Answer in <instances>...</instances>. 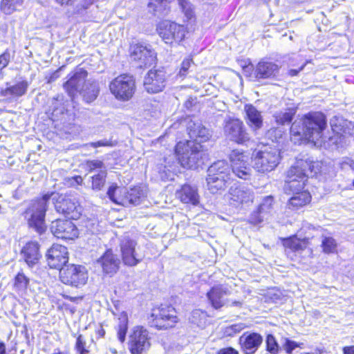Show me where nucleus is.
I'll list each match as a JSON object with an SVG mask.
<instances>
[{
    "instance_id": "f257e3e1",
    "label": "nucleus",
    "mask_w": 354,
    "mask_h": 354,
    "mask_svg": "<svg viewBox=\"0 0 354 354\" xmlns=\"http://www.w3.org/2000/svg\"><path fill=\"white\" fill-rule=\"evenodd\" d=\"M50 198L56 211L64 214L69 219H77L81 214L82 208L75 198H71L58 193L46 194L42 198L32 201L25 212L29 225L39 233L45 229L44 218L47 203Z\"/></svg>"
},
{
    "instance_id": "680f3d73",
    "label": "nucleus",
    "mask_w": 354,
    "mask_h": 354,
    "mask_svg": "<svg viewBox=\"0 0 354 354\" xmlns=\"http://www.w3.org/2000/svg\"><path fill=\"white\" fill-rule=\"evenodd\" d=\"M305 65H306V63H305V64H303V65L299 68V70H296V69H290V70L289 71V75H291V76H295V75H297L298 74V73L304 68V66H305Z\"/></svg>"
},
{
    "instance_id": "a19ab883",
    "label": "nucleus",
    "mask_w": 354,
    "mask_h": 354,
    "mask_svg": "<svg viewBox=\"0 0 354 354\" xmlns=\"http://www.w3.org/2000/svg\"><path fill=\"white\" fill-rule=\"evenodd\" d=\"M29 283V279L23 274L18 273L15 278L14 286L17 291L24 292Z\"/></svg>"
},
{
    "instance_id": "c756f323",
    "label": "nucleus",
    "mask_w": 354,
    "mask_h": 354,
    "mask_svg": "<svg viewBox=\"0 0 354 354\" xmlns=\"http://www.w3.org/2000/svg\"><path fill=\"white\" fill-rule=\"evenodd\" d=\"M283 245L286 248H289L294 252H299L306 249L309 245V239H298L296 236H292L283 239Z\"/></svg>"
},
{
    "instance_id": "5701e85b",
    "label": "nucleus",
    "mask_w": 354,
    "mask_h": 354,
    "mask_svg": "<svg viewBox=\"0 0 354 354\" xmlns=\"http://www.w3.org/2000/svg\"><path fill=\"white\" fill-rule=\"evenodd\" d=\"M245 113V121L252 130L256 131L263 126V116L261 111L252 104H246L244 106Z\"/></svg>"
},
{
    "instance_id": "8fccbe9b",
    "label": "nucleus",
    "mask_w": 354,
    "mask_h": 354,
    "mask_svg": "<svg viewBox=\"0 0 354 354\" xmlns=\"http://www.w3.org/2000/svg\"><path fill=\"white\" fill-rule=\"evenodd\" d=\"M10 60V54L8 51H5L0 55V78L3 77V69L9 64Z\"/></svg>"
},
{
    "instance_id": "4c0bfd02",
    "label": "nucleus",
    "mask_w": 354,
    "mask_h": 354,
    "mask_svg": "<svg viewBox=\"0 0 354 354\" xmlns=\"http://www.w3.org/2000/svg\"><path fill=\"white\" fill-rule=\"evenodd\" d=\"M322 250L326 254H331L337 252V243L331 236H322Z\"/></svg>"
},
{
    "instance_id": "c9c22d12",
    "label": "nucleus",
    "mask_w": 354,
    "mask_h": 354,
    "mask_svg": "<svg viewBox=\"0 0 354 354\" xmlns=\"http://www.w3.org/2000/svg\"><path fill=\"white\" fill-rule=\"evenodd\" d=\"M24 0H1V10L6 15H10L19 10L23 6Z\"/></svg>"
},
{
    "instance_id": "6e6552de",
    "label": "nucleus",
    "mask_w": 354,
    "mask_h": 354,
    "mask_svg": "<svg viewBox=\"0 0 354 354\" xmlns=\"http://www.w3.org/2000/svg\"><path fill=\"white\" fill-rule=\"evenodd\" d=\"M178 322L176 312L171 306L153 308L148 317V322L151 326L160 330L173 328Z\"/></svg>"
},
{
    "instance_id": "79ce46f5",
    "label": "nucleus",
    "mask_w": 354,
    "mask_h": 354,
    "mask_svg": "<svg viewBox=\"0 0 354 354\" xmlns=\"http://www.w3.org/2000/svg\"><path fill=\"white\" fill-rule=\"evenodd\" d=\"M178 2L187 20H192L195 18L192 5L188 1L178 0Z\"/></svg>"
},
{
    "instance_id": "c03bdc74",
    "label": "nucleus",
    "mask_w": 354,
    "mask_h": 354,
    "mask_svg": "<svg viewBox=\"0 0 354 354\" xmlns=\"http://www.w3.org/2000/svg\"><path fill=\"white\" fill-rule=\"evenodd\" d=\"M75 349L78 354L89 353V350L86 346V338L81 334L77 337Z\"/></svg>"
},
{
    "instance_id": "a211bd4d",
    "label": "nucleus",
    "mask_w": 354,
    "mask_h": 354,
    "mask_svg": "<svg viewBox=\"0 0 354 354\" xmlns=\"http://www.w3.org/2000/svg\"><path fill=\"white\" fill-rule=\"evenodd\" d=\"M254 198V192L244 186L231 187L227 195L230 203L235 207L249 206L253 203Z\"/></svg>"
},
{
    "instance_id": "393cba45",
    "label": "nucleus",
    "mask_w": 354,
    "mask_h": 354,
    "mask_svg": "<svg viewBox=\"0 0 354 354\" xmlns=\"http://www.w3.org/2000/svg\"><path fill=\"white\" fill-rule=\"evenodd\" d=\"M227 289L223 286H214L207 293V299L212 306L218 309L224 305L223 297L227 295Z\"/></svg>"
},
{
    "instance_id": "f8f14e48",
    "label": "nucleus",
    "mask_w": 354,
    "mask_h": 354,
    "mask_svg": "<svg viewBox=\"0 0 354 354\" xmlns=\"http://www.w3.org/2000/svg\"><path fill=\"white\" fill-rule=\"evenodd\" d=\"M110 90L117 99L127 101L134 93L135 81L132 76L120 75L111 82Z\"/></svg>"
},
{
    "instance_id": "423d86ee",
    "label": "nucleus",
    "mask_w": 354,
    "mask_h": 354,
    "mask_svg": "<svg viewBox=\"0 0 354 354\" xmlns=\"http://www.w3.org/2000/svg\"><path fill=\"white\" fill-rule=\"evenodd\" d=\"M107 196L115 204L123 206L139 205L145 198V192L140 187H135L130 190L124 187H119L112 184L108 189Z\"/></svg>"
},
{
    "instance_id": "cd10ccee",
    "label": "nucleus",
    "mask_w": 354,
    "mask_h": 354,
    "mask_svg": "<svg viewBox=\"0 0 354 354\" xmlns=\"http://www.w3.org/2000/svg\"><path fill=\"white\" fill-rule=\"evenodd\" d=\"M230 167L225 160H218L213 163L207 169V174L210 176H218L219 178L230 180Z\"/></svg>"
},
{
    "instance_id": "20e7f679",
    "label": "nucleus",
    "mask_w": 354,
    "mask_h": 354,
    "mask_svg": "<svg viewBox=\"0 0 354 354\" xmlns=\"http://www.w3.org/2000/svg\"><path fill=\"white\" fill-rule=\"evenodd\" d=\"M175 151L182 167L187 169H197L207 159V154L200 143L192 140L178 142Z\"/></svg>"
},
{
    "instance_id": "2eb2a0df",
    "label": "nucleus",
    "mask_w": 354,
    "mask_h": 354,
    "mask_svg": "<svg viewBox=\"0 0 354 354\" xmlns=\"http://www.w3.org/2000/svg\"><path fill=\"white\" fill-rule=\"evenodd\" d=\"M131 57L139 67L150 66L155 64L156 55L151 46L137 44L131 48Z\"/></svg>"
},
{
    "instance_id": "338daca9",
    "label": "nucleus",
    "mask_w": 354,
    "mask_h": 354,
    "mask_svg": "<svg viewBox=\"0 0 354 354\" xmlns=\"http://www.w3.org/2000/svg\"><path fill=\"white\" fill-rule=\"evenodd\" d=\"M301 354H321V351L319 350H315L313 352H304Z\"/></svg>"
},
{
    "instance_id": "864d4df0",
    "label": "nucleus",
    "mask_w": 354,
    "mask_h": 354,
    "mask_svg": "<svg viewBox=\"0 0 354 354\" xmlns=\"http://www.w3.org/2000/svg\"><path fill=\"white\" fill-rule=\"evenodd\" d=\"M86 166L89 170L92 171L97 168H102L103 167V162L98 160H91L87 162Z\"/></svg>"
},
{
    "instance_id": "72a5a7b5",
    "label": "nucleus",
    "mask_w": 354,
    "mask_h": 354,
    "mask_svg": "<svg viewBox=\"0 0 354 354\" xmlns=\"http://www.w3.org/2000/svg\"><path fill=\"white\" fill-rule=\"evenodd\" d=\"M296 109L290 107L283 111L276 112L274 115L275 121L279 124H289L292 120L294 115L296 113Z\"/></svg>"
},
{
    "instance_id": "bb28decb",
    "label": "nucleus",
    "mask_w": 354,
    "mask_h": 354,
    "mask_svg": "<svg viewBox=\"0 0 354 354\" xmlns=\"http://www.w3.org/2000/svg\"><path fill=\"white\" fill-rule=\"evenodd\" d=\"M98 263H100L104 272L113 274L118 269L120 261L111 250H108L98 260Z\"/></svg>"
},
{
    "instance_id": "0eeeda50",
    "label": "nucleus",
    "mask_w": 354,
    "mask_h": 354,
    "mask_svg": "<svg viewBox=\"0 0 354 354\" xmlns=\"http://www.w3.org/2000/svg\"><path fill=\"white\" fill-rule=\"evenodd\" d=\"M156 31L162 40L171 46L179 44L184 40L187 32L184 25L169 20L160 21L157 25Z\"/></svg>"
},
{
    "instance_id": "1a4fd4ad",
    "label": "nucleus",
    "mask_w": 354,
    "mask_h": 354,
    "mask_svg": "<svg viewBox=\"0 0 354 354\" xmlns=\"http://www.w3.org/2000/svg\"><path fill=\"white\" fill-rule=\"evenodd\" d=\"M86 268L80 265L71 264L66 266L59 270L61 281L68 286L80 288L84 286L88 280Z\"/></svg>"
},
{
    "instance_id": "ea45409f",
    "label": "nucleus",
    "mask_w": 354,
    "mask_h": 354,
    "mask_svg": "<svg viewBox=\"0 0 354 354\" xmlns=\"http://www.w3.org/2000/svg\"><path fill=\"white\" fill-rule=\"evenodd\" d=\"M106 177V171H100L97 175L92 177V188L95 190H100L104 185Z\"/></svg>"
},
{
    "instance_id": "f03ea898",
    "label": "nucleus",
    "mask_w": 354,
    "mask_h": 354,
    "mask_svg": "<svg viewBox=\"0 0 354 354\" xmlns=\"http://www.w3.org/2000/svg\"><path fill=\"white\" fill-rule=\"evenodd\" d=\"M319 162L309 158L296 160L287 172L285 183L286 191L294 193L289 199V208L298 209L310 201L309 192L301 190L304 188L306 177H313L319 171Z\"/></svg>"
},
{
    "instance_id": "37998d69",
    "label": "nucleus",
    "mask_w": 354,
    "mask_h": 354,
    "mask_svg": "<svg viewBox=\"0 0 354 354\" xmlns=\"http://www.w3.org/2000/svg\"><path fill=\"white\" fill-rule=\"evenodd\" d=\"M274 203V198L272 196H266L259 205L260 212L263 213L266 216L270 213Z\"/></svg>"
},
{
    "instance_id": "f3484780",
    "label": "nucleus",
    "mask_w": 354,
    "mask_h": 354,
    "mask_svg": "<svg viewBox=\"0 0 354 354\" xmlns=\"http://www.w3.org/2000/svg\"><path fill=\"white\" fill-rule=\"evenodd\" d=\"M166 85V73L162 69L150 70L144 80V88L149 93H158L163 91Z\"/></svg>"
},
{
    "instance_id": "7ed1b4c3",
    "label": "nucleus",
    "mask_w": 354,
    "mask_h": 354,
    "mask_svg": "<svg viewBox=\"0 0 354 354\" xmlns=\"http://www.w3.org/2000/svg\"><path fill=\"white\" fill-rule=\"evenodd\" d=\"M326 126V117L322 113H309L292 124L290 139L295 144L303 140L316 143L322 138Z\"/></svg>"
},
{
    "instance_id": "6ab92c4d",
    "label": "nucleus",
    "mask_w": 354,
    "mask_h": 354,
    "mask_svg": "<svg viewBox=\"0 0 354 354\" xmlns=\"http://www.w3.org/2000/svg\"><path fill=\"white\" fill-rule=\"evenodd\" d=\"M46 257L48 266L60 270L68 261V249L62 245L53 244L48 250Z\"/></svg>"
},
{
    "instance_id": "a878e982",
    "label": "nucleus",
    "mask_w": 354,
    "mask_h": 354,
    "mask_svg": "<svg viewBox=\"0 0 354 354\" xmlns=\"http://www.w3.org/2000/svg\"><path fill=\"white\" fill-rule=\"evenodd\" d=\"M21 255L30 267L35 265L40 257L38 243L33 241L26 243L21 250Z\"/></svg>"
},
{
    "instance_id": "9d476101",
    "label": "nucleus",
    "mask_w": 354,
    "mask_h": 354,
    "mask_svg": "<svg viewBox=\"0 0 354 354\" xmlns=\"http://www.w3.org/2000/svg\"><path fill=\"white\" fill-rule=\"evenodd\" d=\"M232 171L239 178L249 180L252 175L250 165L251 156L248 151L240 149L232 150L230 154Z\"/></svg>"
},
{
    "instance_id": "49530a36",
    "label": "nucleus",
    "mask_w": 354,
    "mask_h": 354,
    "mask_svg": "<svg viewBox=\"0 0 354 354\" xmlns=\"http://www.w3.org/2000/svg\"><path fill=\"white\" fill-rule=\"evenodd\" d=\"M192 64H194V62L191 57L185 58L181 63L178 76L182 78L185 77L188 74L189 68Z\"/></svg>"
},
{
    "instance_id": "69168bd1",
    "label": "nucleus",
    "mask_w": 354,
    "mask_h": 354,
    "mask_svg": "<svg viewBox=\"0 0 354 354\" xmlns=\"http://www.w3.org/2000/svg\"><path fill=\"white\" fill-rule=\"evenodd\" d=\"M232 306L241 307L242 306V302L240 301H234L232 302Z\"/></svg>"
},
{
    "instance_id": "3c124183",
    "label": "nucleus",
    "mask_w": 354,
    "mask_h": 354,
    "mask_svg": "<svg viewBox=\"0 0 354 354\" xmlns=\"http://www.w3.org/2000/svg\"><path fill=\"white\" fill-rule=\"evenodd\" d=\"M167 1L168 0H151L149 3V6H153L154 11H158L161 10V7L165 8L167 4Z\"/></svg>"
},
{
    "instance_id": "b1692460",
    "label": "nucleus",
    "mask_w": 354,
    "mask_h": 354,
    "mask_svg": "<svg viewBox=\"0 0 354 354\" xmlns=\"http://www.w3.org/2000/svg\"><path fill=\"white\" fill-rule=\"evenodd\" d=\"M279 71L277 64L272 62L261 61L257 65L254 73L257 78L266 79L275 77Z\"/></svg>"
},
{
    "instance_id": "5fc2aeb1",
    "label": "nucleus",
    "mask_w": 354,
    "mask_h": 354,
    "mask_svg": "<svg viewBox=\"0 0 354 354\" xmlns=\"http://www.w3.org/2000/svg\"><path fill=\"white\" fill-rule=\"evenodd\" d=\"M61 102L58 98L54 100V109L53 110V115L55 116H57L59 114H64V107L58 108L57 105Z\"/></svg>"
},
{
    "instance_id": "dca6fc26",
    "label": "nucleus",
    "mask_w": 354,
    "mask_h": 354,
    "mask_svg": "<svg viewBox=\"0 0 354 354\" xmlns=\"http://www.w3.org/2000/svg\"><path fill=\"white\" fill-rule=\"evenodd\" d=\"M51 232L55 236L62 239L73 240L79 234L78 230L71 219H57L52 222Z\"/></svg>"
},
{
    "instance_id": "4468645a",
    "label": "nucleus",
    "mask_w": 354,
    "mask_h": 354,
    "mask_svg": "<svg viewBox=\"0 0 354 354\" xmlns=\"http://www.w3.org/2000/svg\"><path fill=\"white\" fill-rule=\"evenodd\" d=\"M224 133L230 140L238 144H244L249 141L250 136L241 120L229 118L225 120Z\"/></svg>"
},
{
    "instance_id": "6e6d98bb",
    "label": "nucleus",
    "mask_w": 354,
    "mask_h": 354,
    "mask_svg": "<svg viewBox=\"0 0 354 354\" xmlns=\"http://www.w3.org/2000/svg\"><path fill=\"white\" fill-rule=\"evenodd\" d=\"M217 354H239V351L232 347H227L220 349Z\"/></svg>"
},
{
    "instance_id": "2f4dec72",
    "label": "nucleus",
    "mask_w": 354,
    "mask_h": 354,
    "mask_svg": "<svg viewBox=\"0 0 354 354\" xmlns=\"http://www.w3.org/2000/svg\"><path fill=\"white\" fill-rule=\"evenodd\" d=\"M207 189L212 194H216L225 189L229 180L219 178L218 176H210L207 174L206 178Z\"/></svg>"
},
{
    "instance_id": "aec40b11",
    "label": "nucleus",
    "mask_w": 354,
    "mask_h": 354,
    "mask_svg": "<svg viewBox=\"0 0 354 354\" xmlns=\"http://www.w3.org/2000/svg\"><path fill=\"white\" fill-rule=\"evenodd\" d=\"M263 342V337L257 333H245L239 338V344L245 354H254Z\"/></svg>"
},
{
    "instance_id": "4be33fe9",
    "label": "nucleus",
    "mask_w": 354,
    "mask_h": 354,
    "mask_svg": "<svg viewBox=\"0 0 354 354\" xmlns=\"http://www.w3.org/2000/svg\"><path fill=\"white\" fill-rule=\"evenodd\" d=\"M176 196L184 204L197 205L199 203V194L196 186L185 184L176 192Z\"/></svg>"
},
{
    "instance_id": "603ef678",
    "label": "nucleus",
    "mask_w": 354,
    "mask_h": 354,
    "mask_svg": "<svg viewBox=\"0 0 354 354\" xmlns=\"http://www.w3.org/2000/svg\"><path fill=\"white\" fill-rule=\"evenodd\" d=\"M342 121V119H339L337 118H334L330 120V126L332 128V130L337 133H339V132L342 130L343 126L341 124V122Z\"/></svg>"
},
{
    "instance_id": "13d9d810",
    "label": "nucleus",
    "mask_w": 354,
    "mask_h": 354,
    "mask_svg": "<svg viewBox=\"0 0 354 354\" xmlns=\"http://www.w3.org/2000/svg\"><path fill=\"white\" fill-rule=\"evenodd\" d=\"M55 2L62 6H72L76 0H55Z\"/></svg>"
},
{
    "instance_id": "774afa93",
    "label": "nucleus",
    "mask_w": 354,
    "mask_h": 354,
    "mask_svg": "<svg viewBox=\"0 0 354 354\" xmlns=\"http://www.w3.org/2000/svg\"><path fill=\"white\" fill-rule=\"evenodd\" d=\"M349 165L351 167H353V169H354V162L351 160H349V162H348Z\"/></svg>"
},
{
    "instance_id": "412c9836",
    "label": "nucleus",
    "mask_w": 354,
    "mask_h": 354,
    "mask_svg": "<svg viewBox=\"0 0 354 354\" xmlns=\"http://www.w3.org/2000/svg\"><path fill=\"white\" fill-rule=\"evenodd\" d=\"M87 72L80 69L64 84V87L73 99L77 93H81L86 83Z\"/></svg>"
},
{
    "instance_id": "e2e57ef3",
    "label": "nucleus",
    "mask_w": 354,
    "mask_h": 354,
    "mask_svg": "<svg viewBox=\"0 0 354 354\" xmlns=\"http://www.w3.org/2000/svg\"><path fill=\"white\" fill-rule=\"evenodd\" d=\"M273 133L277 134L279 137L281 136V131L277 129H270L268 132V136H272Z\"/></svg>"
},
{
    "instance_id": "9b49d317",
    "label": "nucleus",
    "mask_w": 354,
    "mask_h": 354,
    "mask_svg": "<svg viewBox=\"0 0 354 354\" xmlns=\"http://www.w3.org/2000/svg\"><path fill=\"white\" fill-rule=\"evenodd\" d=\"M148 330L143 326H135L129 337L128 348L131 354H142L150 348Z\"/></svg>"
},
{
    "instance_id": "39448f33",
    "label": "nucleus",
    "mask_w": 354,
    "mask_h": 354,
    "mask_svg": "<svg viewBox=\"0 0 354 354\" xmlns=\"http://www.w3.org/2000/svg\"><path fill=\"white\" fill-rule=\"evenodd\" d=\"M281 159L280 150L274 145H263L255 149L251 155L254 169L261 174L274 170Z\"/></svg>"
},
{
    "instance_id": "e433bc0d",
    "label": "nucleus",
    "mask_w": 354,
    "mask_h": 354,
    "mask_svg": "<svg viewBox=\"0 0 354 354\" xmlns=\"http://www.w3.org/2000/svg\"><path fill=\"white\" fill-rule=\"evenodd\" d=\"M28 87V82L21 81L15 85L7 87L4 91V94L13 97H21L26 93Z\"/></svg>"
},
{
    "instance_id": "c85d7f7f",
    "label": "nucleus",
    "mask_w": 354,
    "mask_h": 354,
    "mask_svg": "<svg viewBox=\"0 0 354 354\" xmlns=\"http://www.w3.org/2000/svg\"><path fill=\"white\" fill-rule=\"evenodd\" d=\"M189 135L191 138L198 142L197 143L208 140L211 136L209 129L201 124H194L193 127H190Z\"/></svg>"
},
{
    "instance_id": "052dcab7",
    "label": "nucleus",
    "mask_w": 354,
    "mask_h": 354,
    "mask_svg": "<svg viewBox=\"0 0 354 354\" xmlns=\"http://www.w3.org/2000/svg\"><path fill=\"white\" fill-rule=\"evenodd\" d=\"M72 183L71 185H81L83 182V179L80 176H76L72 178Z\"/></svg>"
},
{
    "instance_id": "473e14b6",
    "label": "nucleus",
    "mask_w": 354,
    "mask_h": 354,
    "mask_svg": "<svg viewBox=\"0 0 354 354\" xmlns=\"http://www.w3.org/2000/svg\"><path fill=\"white\" fill-rule=\"evenodd\" d=\"M208 316L206 312L200 309L194 310L189 317V322L200 328H204L207 324Z\"/></svg>"
},
{
    "instance_id": "0e129e2a",
    "label": "nucleus",
    "mask_w": 354,
    "mask_h": 354,
    "mask_svg": "<svg viewBox=\"0 0 354 354\" xmlns=\"http://www.w3.org/2000/svg\"><path fill=\"white\" fill-rule=\"evenodd\" d=\"M0 354H6V346L3 342H0Z\"/></svg>"
},
{
    "instance_id": "7c9ffc66",
    "label": "nucleus",
    "mask_w": 354,
    "mask_h": 354,
    "mask_svg": "<svg viewBox=\"0 0 354 354\" xmlns=\"http://www.w3.org/2000/svg\"><path fill=\"white\" fill-rule=\"evenodd\" d=\"M81 93L86 102L90 103L93 102L96 99L99 93L98 83L94 80H87Z\"/></svg>"
},
{
    "instance_id": "de8ad7c7",
    "label": "nucleus",
    "mask_w": 354,
    "mask_h": 354,
    "mask_svg": "<svg viewBox=\"0 0 354 354\" xmlns=\"http://www.w3.org/2000/svg\"><path fill=\"white\" fill-rule=\"evenodd\" d=\"M299 344L291 340L288 338H284L282 343L281 348L285 351L287 354H292V351L299 347Z\"/></svg>"
},
{
    "instance_id": "bf43d9fd",
    "label": "nucleus",
    "mask_w": 354,
    "mask_h": 354,
    "mask_svg": "<svg viewBox=\"0 0 354 354\" xmlns=\"http://www.w3.org/2000/svg\"><path fill=\"white\" fill-rule=\"evenodd\" d=\"M342 351L343 354H354V346H344Z\"/></svg>"
},
{
    "instance_id": "09e8293b",
    "label": "nucleus",
    "mask_w": 354,
    "mask_h": 354,
    "mask_svg": "<svg viewBox=\"0 0 354 354\" xmlns=\"http://www.w3.org/2000/svg\"><path fill=\"white\" fill-rule=\"evenodd\" d=\"M265 218H267L266 216L263 213L260 212L258 208L257 211L251 214L249 221L251 223L257 225L261 223Z\"/></svg>"
},
{
    "instance_id": "f704fd0d",
    "label": "nucleus",
    "mask_w": 354,
    "mask_h": 354,
    "mask_svg": "<svg viewBox=\"0 0 354 354\" xmlns=\"http://www.w3.org/2000/svg\"><path fill=\"white\" fill-rule=\"evenodd\" d=\"M128 330V315L124 311L120 313L118 317V325L117 326V335L120 342L123 343L126 339Z\"/></svg>"
},
{
    "instance_id": "58836bf2",
    "label": "nucleus",
    "mask_w": 354,
    "mask_h": 354,
    "mask_svg": "<svg viewBox=\"0 0 354 354\" xmlns=\"http://www.w3.org/2000/svg\"><path fill=\"white\" fill-rule=\"evenodd\" d=\"M246 327L243 323H237L227 326L223 328V334L224 337H233L239 333Z\"/></svg>"
},
{
    "instance_id": "a18cd8bd",
    "label": "nucleus",
    "mask_w": 354,
    "mask_h": 354,
    "mask_svg": "<svg viewBox=\"0 0 354 354\" xmlns=\"http://www.w3.org/2000/svg\"><path fill=\"white\" fill-rule=\"evenodd\" d=\"M266 350L271 354H278L279 351V346L275 339V337L269 334L266 337Z\"/></svg>"
},
{
    "instance_id": "4d7b16f0",
    "label": "nucleus",
    "mask_w": 354,
    "mask_h": 354,
    "mask_svg": "<svg viewBox=\"0 0 354 354\" xmlns=\"http://www.w3.org/2000/svg\"><path fill=\"white\" fill-rule=\"evenodd\" d=\"M91 145L93 147H103V146H109L110 143L107 140H100L97 142H92L91 143Z\"/></svg>"
},
{
    "instance_id": "ddd939ff",
    "label": "nucleus",
    "mask_w": 354,
    "mask_h": 354,
    "mask_svg": "<svg viewBox=\"0 0 354 354\" xmlns=\"http://www.w3.org/2000/svg\"><path fill=\"white\" fill-rule=\"evenodd\" d=\"M137 241L129 236H124L120 241V252L124 263L129 266H135L144 258L139 252Z\"/></svg>"
}]
</instances>
